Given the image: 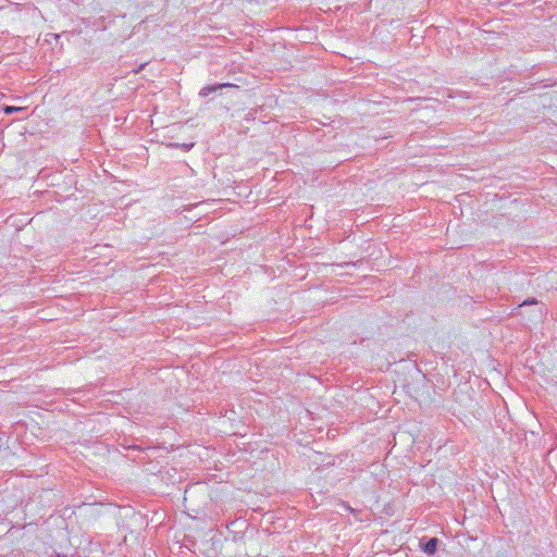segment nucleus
<instances>
[{"label": "nucleus", "instance_id": "nucleus-2", "mask_svg": "<svg viewBox=\"0 0 557 557\" xmlns=\"http://www.w3.org/2000/svg\"><path fill=\"white\" fill-rule=\"evenodd\" d=\"M225 85H222V84L221 85H209V86H206V87H203L200 90V96L206 97V96L210 95L211 92L216 91L218 89H220V88H222Z\"/></svg>", "mask_w": 557, "mask_h": 557}, {"label": "nucleus", "instance_id": "nucleus-1", "mask_svg": "<svg viewBox=\"0 0 557 557\" xmlns=\"http://www.w3.org/2000/svg\"><path fill=\"white\" fill-rule=\"evenodd\" d=\"M438 540L436 537L430 539L424 545H423V552L433 555L437 549Z\"/></svg>", "mask_w": 557, "mask_h": 557}, {"label": "nucleus", "instance_id": "nucleus-3", "mask_svg": "<svg viewBox=\"0 0 557 557\" xmlns=\"http://www.w3.org/2000/svg\"><path fill=\"white\" fill-rule=\"evenodd\" d=\"M24 110H25V108H23V107H12V106H7L3 109L4 113H7V114H11V113H14V112H21V111H24Z\"/></svg>", "mask_w": 557, "mask_h": 557}, {"label": "nucleus", "instance_id": "nucleus-4", "mask_svg": "<svg viewBox=\"0 0 557 557\" xmlns=\"http://www.w3.org/2000/svg\"><path fill=\"white\" fill-rule=\"evenodd\" d=\"M193 146H194V144H184L183 148L186 150H189Z\"/></svg>", "mask_w": 557, "mask_h": 557}]
</instances>
